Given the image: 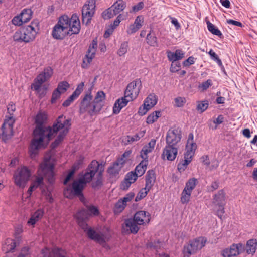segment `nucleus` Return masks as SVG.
I'll return each instance as SVG.
<instances>
[{
  "label": "nucleus",
  "mask_w": 257,
  "mask_h": 257,
  "mask_svg": "<svg viewBox=\"0 0 257 257\" xmlns=\"http://www.w3.org/2000/svg\"><path fill=\"white\" fill-rule=\"evenodd\" d=\"M95 11V1L88 0L82 9V22L88 25L90 23Z\"/></svg>",
  "instance_id": "4468645a"
},
{
  "label": "nucleus",
  "mask_w": 257,
  "mask_h": 257,
  "mask_svg": "<svg viewBox=\"0 0 257 257\" xmlns=\"http://www.w3.org/2000/svg\"><path fill=\"white\" fill-rule=\"evenodd\" d=\"M88 236V237L91 240H94L100 244H103L106 243V237L104 233H97L91 227L87 226L86 229H83Z\"/></svg>",
  "instance_id": "393cba45"
},
{
  "label": "nucleus",
  "mask_w": 257,
  "mask_h": 257,
  "mask_svg": "<svg viewBox=\"0 0 257 257\" xmlns=\"http://www.w3.org/2000/svg\"><path fill=\"white\" fill-rule=\"evenodd\" d=\"M196 59L194 57L190 56L183 62L182 64L184 67H189L190 65L195 63Z\"/></svg>",
  "instance_id": "680f3d73"
},
{
  "label": "nucleus",
  "mask_w": 257,
  "mask_h": 257,
  "mask_svg": "<svg viewBox=\"0 0 257 257\" xmlns=\"http://www.w3.org/2000/svg\"><path fill=\"white\" fill-rule=\"evenodd\" d=\"M180 68V63L177 61H174V62H172L170 70L171 72L175 73L178 72Z\"/></svg>",
  "instance_id": "bf43d9fd"
},
{
  "label": "nucleus",
  "mask_w": 257,
  "mask_h": 257,
  "mask_svg": "<svg viewBox=\"0 0 257 257\" xmlns=\"http://www.w3.org/2000/svg\"><path fill=\"white\" fill-rule=\"evenodd\" d=\"M19 175L21 179L27 181L30 176V173L26 167H23L20 170Z\"/></svg>",
  "instance_id": "c03bdc74"
},
{
  "label": "nucleus",
  "mask_w": 257,
  "mask_h": 257,
  "mask_svg": "<svg viewBox=\"0 0 257 257\" xmlns=\"http://www.w3.org/2000/svg\"><path fill=\"white\" fill-rule=\"evenodd\" d=\"M29 254V248L28 247H24L21 249V252L17 257H27L28 256Z\"/></svg>",
  "instance_id": "774afa93"
},
{
  "label": "nucleus",
  "mask_w": 257,
  "mask_h": 257,
  "mask_svg": "<svg viewBox=\"0 0 257 257\" xmlns=\"http://www.w3.org/2000/svg\"><path fill=\"white\" fill-rule=\"evenodd\" d=\"M86 209L89 213L90 217L92 216H98L99 214L98 208L93 205L87 206V209Z\"/></svg>",
  "instance_id": "603ef678"
},
{
  "label": "nucleus",
  "mask_w": 257,
  "mask_h": 257,
  "mask_svg": "<svg viewBox=\"0 0 257 257\" xmlns=\"http://www.w3.org/2000/svg\"><path fill=\"white\" fill-rule=\"evenodd\" d=\"M84 86V83L82 82L77 86L75 90L73 92L71 95H70L62 104L63 107H68L70 105L71 103L81 93L83 90Z\"/></svg>",
  "instance_id": "c756f323"
},
{
  "label": "nucleus",
  "mask_w": 257,
  "mask_h": 257,
  "mask_svg": "<svg viewBox=\"0 0 257 257\" xmlns=\"http://www.w3.org/2000/svg\"><path fill=\"white\" fill-rule=\"evenodd\" d=\"M196 148L197 145L194 142L193 134L190 133L189 134L187 144L185 149V152L184 154V159L190 160L191 162L192 158L195 155Z\"/></svg>",
  "instance_id": "412c9836"
},
{
  "label": "nucleus",
  "mask_w": 257,
  "mask_h": 257,
  "mask_svg": "<svg viewBox=\"0 0 257 257\" xmlns=\"http://www.w3.org/2000/svg\"><path fill=\"white\" fill-rule=\"evenodd\" d=\"M156 180V175L154 171L150 170L148 171L146 175L145 187L151 189L154 186Z\"/></svg>",
  "instance_id": "4c0bfd02"
},
{
  "label": "nucleus",
  "mask_w": 257,
  "mask_h": 257,
  "mask_svg": "<svg viewBox=\"0 0 257 257\" xmlns=\"http://www.w3.org/2000/svg\"><path fill=\"white\" fill-rule=\"evenodd\" d=\"M208 105V102L206 100L199 101L198 102L196 109L198 111L202 113L207 109Z\"/></svg>",
  "instance_id": "09e8293b"
},
{
  "label": "nucleus",
  "mask_w": 257,
  "mask_h": 257,
  "mask_svg": "<svg viewBox=\"0 0 257 257\" xmlns=\"http://www.w3.org/2000/svg\"><path fill=\"white\" fill-rule=\"evenodd\" d=\"M158 97L154 93L149 94L148 97L145 99V105L147 106L149 108H151L154 107L157 103Z\"/></svg>",
  "instance_id": "58836bf2"
},
{
  "label": "nucleus",
  "mask_w": 257,
  "mask_h": 257,
  "mask_svg": "<svg viewBox=\"0 0 257 257\" xmlns=\"http://www.w3.org/2000/svg\"><path fill=\"white\" fill-rule=\"evenodd\" d=\"M104 170V166L102 164H99L96 160H93L89 165L87 171L83 175V177L79 179L86 185V183L90 182L92 178L94 176L97 172H99V175H102Z\"/></svg>",
  "instance_id": "0eeeda50"
},
{
  "label": "nucleus",
  "mask_w": 257,
  "mask_h": 257,
  "mask_svg": "<svg viewBox=\"0 0 257 257\" xmlns=\"http://www.w3.org/2000/svg\"><path fill=\"white\" fill-rule=\"evenodd\" d=\"M126 7V3L122 0H118L110 8L104 11L102 16L104 19H108L119 14Z\"/></svg>",
  "instance_id": "a211bd4d"
},
{
  "label": "nucleus",
  "mask_w": 257,
  "mask_h": 257,
  "mask_svg": "<svg viewBox=\"0 0 257 257\" xmlns=\"http://www.w3.org/2000/svg\"><path fill=\"white\" fill-rule=\"evenodd\" d=\"M257 240L251 239L247 241L246 243V251L248 254H253L256 249Z\"/></svg>",
  "instance_id": "a19ab883"
},
{
  "label": "nucleus",
  "mask_w": 257,
  "mask_h": 257,
  "mask_svg": "<svg viewBox=\"0 0 257 257\" xmlns=\"http://www.w3.org/2000/svg\"><path fill=\"white\" fill-rule=\"evenodd\" d=\"M77 223L82 229H86L88 224L86 221L90 218V214L86 209H82L75 214Z\"/></svg>",
  "instance_id": "cd10ccee"
},
{
  "label": "nucleus",
  "mask_w": 257,
  "mask_h": 257,
  "mask_svg": "<svg viewBox=\"0 0 257 257\" xmlns=\"http://www.w3.org/2000/svg\"><path fill=\"white\" fill-rule=\"evenodd\" d=\"M139 176L135 172H130L125 176L124 181L122 183L121 188L123 190H127L131 184L134 183Z\"/></svg>",
  "instance_id": "72a5a7b5"
},
{
  "label": "nucleus",
  "mask_w": 257,
  "mask_h": 257,
  "mask_svg": "<svg viewBox=\"0 0 257 257\" xmlns=\"http://www.w3.org/2000/svg\"><path fill=\"white\" fill-rule=\"evenodd\" d=\"M151 216L149 213L145 211L137 212L133 219L125 220L122 226V231L126 234H136L139 230L138 225H144L149 223Z\"/></svg>",
  "instance_id": "20e7f679"
},
{
  "label": "nucleus",
  "mask_w": 257,
  "mask_h": 257,
  "mask_svg": "<svg viewBox=\"0 0 257 257\" xmlns=\"http://www.w3.org/2000/svg\"><path fill=\"white\" fill-rule=\"evenodd\" d=\"M150 190V189H148L146 187L141 189L135 198V201L138 202L145 198Z\"/></svg>",
  "instance_id": "de8ad7c7"
},
{
  "label": "nucleus",
  "mask_w": 257,
  "mask_h": 257,
  "mask_svg": "<svg viewBox=\"0 0 257 257\" xmlns=\"http://www.w3.org/2000/svg\"><path fill=\"white\" fill-rule=\"evenodd\" d=\"M102 185V174L99 175L98 173V178L96 181L93 182L92 186L94 189H99Z\"/></svg>",
  "instance_id": "13d9d810"
},
{
  "label": "nucleus",
  "mask_w": 257,
  "mask_h": 257,
  "mask_svg": "<svg viewBox=\"0 0 257 257\" xmlns=\"http://www.w3.org/2000/svg\"><path fill=\"white\" fill-rule=\"evenodd\" d=\"M156 142L155 139H151L147 144L143 146L140 151V157L143 161L148 162V154L152 152L154 150Z\"/></svg>",
  "instance_id": "7c9ffc66"
},
{
  "label": "nucleus",
  "mask_w": 257,
  "mask_h": 257,
  "mask_svg": "<svg viewBox=\"0 0 257 257\" xmlns=\"http://www.w3.org/2000/svg\"><path fill=\"white\" fill-rule=\"evenodd\" d=\"M122 16L121 14H119V15L117 17L116 19L114 21L113 23L111 24V27L112 30H114L120 24L121 21L122 20Z\"/></svg>",
  "instance_id": "69168bd1"
},
{
  "label": "nucleus",
  "mask_w": 257,
  "mask_h": 257,
  "mask_svg": "<svg viewBox=\"0 0 257 257\" xmlns=\"http://www.w3.org/2000/svg\"><path fill=\"white\" fill-rule=\"evenodd\" d=\"M206 24L208 31L212 34L218 37H221L222 35L221 31L210 21H208Z\"/></svg>",
  "instance_id": "37998d69"
},
{
  "label": "nucleus",
  "mask_w": 257,
  "mask_h": 257,
  "mask_svg": "<svg viewBox=\"0 0 257 257\" xmlns=\"http://www.w3.org/2000/svg\"><path fill=\"white\" fill-rule=\"evenodd\" d=\"M144 22V18L142 16H137L134 21L133 24L138 27L139 29L142 26L143 23Z\"/></svg>",
  "instance_id": "0e129e2a"
},
{
  "label": "nucleus",
  "mask_w": 257,
  "mask_h": 257,
  "mask_svg": "<svg viewBox=\"0 0 257 257\" xmlns=\"http://www.w3.org/2000/svg\"><path fill=\"white\" fill-rule=\"evenodd\" d=\"M44 214V210L42 208L37 209L33 214L31 215L30 218L28 221V224L33 226L41 219Z\"/></svg>",
  "instance_id": "f704fd0d"
},
{
  "label": "nucleus",
  "mask_w": 257,
  "mask_h": 257,
  "mask_svg": "<svg viewBox=\"0 0 257 257\" xmlns=\"http://www.w3.org/2000/svg\"><path fill=\"white\" fill-rule=\"evenodd\" d=\"M148 162L142 160L135 168V172L138 176H142L145 172L147 169V166Z\"/></svg>",
  "instance_id": "ea45409f"
},
{
  "label": "nucleus",
  "mask_w": 257,
  "mask_h": 257,
  "mask_svg": "<svg viewBox=\"0 0 257 257\" xmlns=\"http://www.w3.org/2000/svg\"><path fill=\"white\" fill-rule=\"evenodd\" d=\"M190 162V160H188L184 159L178 164L177 166L178 171L180 172H182L185 171Z\"/></svg>",
  "instance_id": "8fccbe9b"
},
{
  "label": "nucleus",
  "mask_w": 257,
  "mask_h": 257,
  "mask_svg": "<svg viewBox=\"0 0 257 257\" xmlns=\"http://www.w3.org/2000/svg\"><path fill=\"white\" fill-rule=\"evenodd\" d=\"M146 41L148 44H149L151 46L153 47H157L158 46V42L157 40V38L154 35H152L151 34V32L147 34L146 37Z\"/></svg>",
  "instance_id": "49530a36"
},
{
  "label": "nucleus",
  "mask_w": 257,
  "mask_h": 257,
  "mask_svg": "<svg viewBox=\"0 0 257 257\" xmlns=\"http://www.w3.org/2000/svg\"><path fill=\"white\" fill-rule=\"evenodd\" d=\"M48 119V115L46 112L44 111H39L38 112L35 118V122L36 123V127L34 131L35 134H38L42 133V132L46 133L48 134V130L50 126H44V124L46 123Z\"/></svg>",
  "instance_id": "6ab92c4d"
},
{
  "label": "nucleus",
  "mask_w": 257,
  "mask_h": 257,
  "mask_svg": "<svg viewBox=\"0 0 257 257\" xmlns=\"http://www.w3.org/2000/svg\"><path fill=\"white\" fill-rule=\"evenodd\" d=\"M102 108L101 104L97 103L93 100L91 90L89 89L82 99L79 105L80 114L87 113L90 117L98 114Z\"/></svg>",
  "instance_id": "39448f33"
},
{
  "label": "nucleus",
  "mask_w": 257,
  "mask_h": 257,
  "mask_svg": "<svg viewBox=\"0 0 257 257\" xmlns=\"http://www.w3.org/2000/svg\"><path fill=\"white\" fill-rule=\"evenodd\" d=\"M80 30V22L76 15H73L71 18L63 15L53 28L52 36L55 39L62 40L66 36L78 34Z\"/></svg>",
  "instance_id": "f257e3e1"
},
{
  "label": "nucleus",
  "mask_w": 257,
  "mask_h": 257,
  "mask_svg": "<svg viewBox=\"0 0 257 257\" xmlns=\"http://www.w3.org/2000/svg\"><path fill=\"white\" fill-rule=\"evenodd\" d=\"M244 250V245L241 243L233 244L229 247L223 249L221 252L223 257H234L240 254Z\"/></svg>",
  "instance_id": "5701e85b"
},
{
  "label": "nucleus",
  "mask_w": 257,
  "mask_h": 257,
  "mask_svg": "<svg viewBox=\"0 0 257 257\" xmlns=\"http://www.w3.org/2000/svg\"><path fill=\"white\" fill-rule=\"evenodd\" d=\"M182 137L181 130L179 127H172L167 132L166 144L177 146Z\"/></svg>",
  "instance_id": "aec40b11"
},
{
  "label": "nucleus",
  "mask_w": 257,
  "mask_h": 257,
  "mask_svg": "<svg viewBox=\"0 0 257 257\" xmlns=\"http://www.w3.org/2000/svg\"><path fill=\"white\" fill-rule=\"evenodd\" d=\"M139 29V28L135 26L133 24H131L127 28L126 32L128 34H132L133 33H136L138 30Z\"/></svg>",
  "instance_id": "338daca9"
},
{
  "label": "nucleus",
  "mask_w": 257,
  "mask_h": 257,
  "mask_svg": "<svg viewBox=\"0 0 257 257\" xmlns=\"http://www.w3.org/2000/svg\"><path fill=\"white\" fill-rule=\"evenodd\" d=\"M198 180L194 177L190 178L185 183L180 197V202L183 204H186L190 200L192 191L195 188Z\"/></svg>",
  "instance_id": "f8f14e48"
},
{
  "label": "nucleus",
  "mask_w": 257,
  "mask_h": 257,
  "mask_svg": "<svg viewBox=\"0 0 257 257\" xmlns=\"http://www.w3.org/2000/svg\"><path fill=\"white\" fill-rule=\"evenodd\" d=\"M42 257H66V252L64 249L58 247L50 248L47 247L41 250Z\"/></svg>",
  "instance_id": "b1692460"
},
{
  "label": "nucleus",
  "mask_w": 257,
  "mask_h": 257,
  "mask_svg": "<svg viewBox=\"0 0 257 257\" xmlns=\"http://www.w3.org/2000/svg\"><path fill=\"white\" fill-rule=\"evenodd\" d=\"M69 87V84L67 81H62L58 84L57 88L62 94L65 93Z\"/></svg>",
  "instance_id": "3c124183"
},
{
  "label": "nucleus",
  "mask_w": 257,
  "mask_h": 257,
  "mask_svg": "<svg viewBox=\"0 0 257 257\" xmlns=\"http://www.w3.org/2000/svg\"><path fill=\"white\" fill-rule=\"evenodd\" d=\"M212 85V82L210 79H208L205 82H203L198 85V88L201 91L206 90L209 87Z\"/></svg>",
  "instance_id": "6e6d98bb"
},
{
  "label": "nucleus",
  "mask_w": 257,
  "mask_h": 257,
  "mask_svg": "<svg viewBox=\"0 0 257 257\" xmlns=\"http://www.w3.org/2000/svg\"><path fill=\"white\" fill-rule=\"evenodd\" d=\"M161 115V111H155L149 115L146 119L148 124H152L155 122Z\"/></svg>",
  "instance_id": "79ce46f5"
},
{
  "label": "nucleus",
  "mask_w": 257,
  "mask_h": 257,
  "mask_svg": "<svg viewBox=\"0 0 257 257\" xmlns=\"http://www.w3.org/2000/svg\"><path fill=\"white\" fill-rule=\"evenodd\" d=\"M142 88V82L140 79H136L130 82L125 89L124 95L130 100H134L139 95Z\"/></svg>",
  "instance_id": "f3484780"
},
{
  "label": "nucleus",
  "mask_w": 257,
  "mask_h": 257,
  "mask_svg": "<svg viewBox=\"0 0 257 257\" xmlns=\"http://www.w3.org/2000/svg\"><path fill=\"white\" fill-rule=\"evenodd\" d=\"M226 202V193L223 189L219 190L213 195V203L219 207V209L216 211V214L220 219L222 218L225 212L224 206Z\"/></svg>",
  "instance_id": "2eb2a0df"
},
{
  "label": "nucleus",
  "mask_w": 257,
  "mask_h": 257,
  "mask_svg": "<svg viewBox=\"0 0 257 257\" xmlns=\"http://www.w3.org/2000/svg\"><path fill=\"white\" fill-rule=\"evenodd\" d=\"M61 93L59 90L56 88L52 93L51 102L52 103L56 102L57 100L61 96Z\"/></svg>",
  "instance_id": "052dcab7"
},
{
  "label": "nucleus",
  "mask_w": 257,
  "mask_h": 257,
  "mask_svg": "<svg viewBox=\"0 0 257 257\" xmlns=\"http://www.w3.org/2000/svg\"><path fill=\"white\" fill-rule=\"evenodd\" d=\"M15 122V119L13 116H6V119L1 128L2 142L7 143L14 136L13 126Z\"/></svg>",
  "instance_id": "9b49d317"
},
{
  "label": "nucleus",
  "mask_w": 257,
  "mask_h": 257,
  "mask_svg": "<svg viewBox=\"0 0 257 257\" xmlns=\"http://www.w3.org/2000/svg\"><path fill=\"white\" fill-rule=\"evenodd\" d=\"M140 138L141 137L138 134H135L134 136L128 135L123 139L122 142L125 145H127L139 141Z\"/></svg>",
  "instance_id": "a18cd8bd"
},
{
  "label": "nucleus",
  "mask_w": 257,
  "mask_h": 257,
  "mask_svg": "<svg viewBox=\"0 0 257 257\" xmlns=\"http://www.w3.org/2000/svg\"><path fill=\"white\" fill-rule=\"evenodd\" d=\"M71 125V119L62 114L58 117L52 126H50L47 134V141H50L58 133L57 138L52 143L53 147L57 146L68 133Z\"/></svg>",
  "instance_id": "f03ea898"
},
{
  "label": "nucleus",
  "mask_w": 257,
  "mask_h": 257,
  "mask_svg": "<svg viewBox=\"0 0 257 257\" xmlns=\"http://www.w3.org/2000/svg\"><path fill=\"white\" fill-rule=\"evenodd\" d=\"M39 22L34 20L30 25L22 26L17 32V42L29 43L33 41L39 29Z\"/></svg>",
  "instance_id": "423d86ee"
},
{
  "label": "nucleus",
  "mask_w": 257,
  "mask_h": 257,
  "mask_svg": "<svg viewBox=\"0 0 257 257\" xmlns=\"http://www.w3.org/2000/svg\"><path fill=\"white\" fill-rule=\"evenodd\" d=\"M105 99V94L102 91H98L93 100L97 103L101 104Z\"/></svg>",
  "instance_id": "864d4df0"
},
{
  "label": "nucleus",
  "mask_w": 257,
  "mask_h": 257,
  "mask_svg": "<svg viewBox=\"0 0 257 257\" xmlns=\"http://www.w3.org/2000/svg\"><path fill=\"white\" fill-rule=\"evenodd\" d=\"M85 185L80 180H75L73 182L72 186H68L64 190V195L68 198H72L74 196L82 195V192Z\"/></svg>",
  "instance_id": "dca6fc26"
},
{
  "label": "nucleus",
  "mask_w": 257,
  "mask_h": 257,
  "mask_svg": "<svg viewBox=\"0 0 257 257\" xmlns=\"http://www.w3.org/2000/svg\"><path fill=\"white\" fill-rule=\"evenodd\" d=\"M125 163V160L123 158H118L107 169V172L110 177H115L118 175L123 165Z\"/></svg>",
  "instance_id": "c85d7f7f"
},
{
  "label": "nucleus",
  "mask_w": 257,
  "mask_h": 257,
  "mask_svg": "<svg viewBox=\"0 0 257 257\" xmlns=\"http://www.w3.org/2000/svg\"><path fill=\"white\" fill-rule=\"evenodd\" d=\"M53 73V71L51 67L45 68L34 79V82L31 85V88L38 92L43 83L51 77Z\"/></svg>",
  "instance_id": "ddd939ff"
},
{
  "label": "nucleus",
  "mask_w": 257,
  "mask_h": 257,
  "mask_svg": "<svg viewBox=\"0 0 257 257\" xmlns=\"http://www.w3.org/2000/svg\"><path fill=\"white\" fill-rule=\"evenodd\" d=\"M127 48H128L127 43L126 42L122 43L121 44L120 47L117 51L118 55L119 56H122L124 55L127 52Z\"/></svg>",
  "instance_id": "4d7b16f0"
},
{
  "label": "nucleus",
  "mask_w": 257,
  "mask_h": 257,
  "mask_svg": "<svg viewBox=\"0 0 257 257\" xmlns=\"http://www.w3.org/2000/svg\"><path fill=\"white\" fill-rule=\"evenodd\" d=\"M207 239L204 237H199L189 241L187 245L184 246L183 253L185 257H189L198 250L203 247Z\"/></svg>",
  "instance_id": "1a4fd4ad"
},
{
  "label": "nucleus",
  "mask_w": 257,
  "mask_h": 257,
  "mask_svg": "<svg viewBox=\"0 0 257 257\" xmlns=\"http://www.w3.org/2000/svg\"><path fill=\"white\" fill-rule=\"evenodd\" d=\"M97 48V42L96 40H93L90 44L86 54L83 60L82 67L83 68H87L89 65L92 62L95 57L96 50Z\"/></svg>",
  "instance_id": "4be33fe9"
},
{
  "label": "nucleus",
  "mask_w": 257,
  "mask_h": 257,
  "mask_svg": "<svg viewBox=\"0 0 257 257\" xmlns=\"http://www.w3.org/2000/svg\"><path fill=\"white\" fill-rule=\"evenodd\" d=\"M177 154V146L167 144L163 150L162 157L163 159L172 161L175 159Z\"/></svg>",
  "instance_id": "bb28decb"
},
{
  "label": "nucleus",
  "mask_w": 257,
  "mask_h": 257,
  "mask_svg": "<svg viewBox=\"0 0 257 257\" xmlns=\"http://www.w3.org/2000/svg\"><path fill=\"white\" fill-rule=\"evenodd\" d=\"M127 98H128L127 97H125V95H124V97L116 100L113 107V113L114 114H118L121 110L125 107L128 103L131 101L130 100V99H127Z\"/></svg>",
  "instance_id": "473e14b6"
},
{
  "label": "nucleus",
  "mask_w": 257,
  "mask_h": 257,
  "mask_svg": "<svg viewBox=\"0 0 257 257\" xmlns=\"http://www.w3.org/2000/svg\"><path fill=\"white\" fill-rule=\"evenodd\" d=\"M207 239L204 237H199L189 241L187 245L184 246L183 253L185 257H189L198 250L203 247Z\"/></svg>",
  "instance_id": "9d476101"
},
{
  "label": "nucleus",
  "mask_w": 257,
  "mask_h": 257,
  "mask_svg": "<svg viewBox=\"0 0 257 257\" xmlns=\"http://www.w3.org/2000/svg\"><path fill=\"white\" fill-rule=\"evenodd\" d=\"M33 12L30 9H24L21 13L17 15V26H21L23 23L30 21L32 16Z\"/></svg>",
  "instance_id": "2f4dec72"
},
{
  "label": "nucleus",
  "mask_w": 257,
  "mask_h": 257,
  "mask_svg": "<svg viewBox=\"0 0 257 257\" xmlns=\"http://www.w3.org/2000/svg\"><path fill=\"white\" fill-rule=\"evenodd\" d=\"M83 160L84 158L83 157H80L79 159L73 164L72 169L75 171L79 169L83 164Z\"/></svg>",
  "instance_id": "e2e57ef3"
},
{
  "label": "nucleus",
  "mask_w": 257,
  "mask_h": 257,
  "mask_svg": "<svg viewBox=\"0 0 257 257\" xmlns=\"http://www.w3.org/2000/svg\"><path fill=\"white\" fill-rule=\"evenodd\" d=\"M54 163L50 156H45L43 162L39 165L37 171V176L33 182L28 190V194L31 196L33 191L43 184L44 177L47 174L53 176Z\"/></svg>",
  "instance_id": "7ed1b4c3"
},
{
  "label": "nucleus",
  "mask_w": 257,
  "mask_h": 257,
  "mask_svg": "<svg viewBox=\"0 0 257 257\" xmlns=\"http://www.w3.org/2000/svg\"><path fill=\"white\" fill-rule=\"evenodd\" d=\"M167 54L168 60L174 62L182 59L184 57L185 53L181 49H177L174 52L168 51Z\"/></svg>",
  "instance_id": "c9c22d12"
},
{
  "label": "nucleus",
  "mask_w": 257,
  "mask_h": 257,
  "mask_svg": "<svg viewBox=\"0 0 257 257\" xmlns=\"http://www.w3.org/2000/svg\"><path fill=\"white\" fill-rule=\"evenodd\" d=\"M135 193L134 192H130L127 193L123 198L118 200L115 203L114 211L115 213L122 212L126 207L127 203L130 202L134 197Z\"/></svg>",
  "instance_id": "a878e982"
},
{
  "label": "nucleus",
  "mask_w": 257,
  "mask_h": 257,
  "mask_svg": "<svg viewBox=\"0 0 257 257\" xmlns=\"http://www.w3.org/2000/svg\"><path fill=\"white\" fill-rule=\"evenodd\" d=\"M37 134H35V131H33L34 138L32 139L29 147V154L32 159H34L36 157L39 149L43 147L45 139H47L46 133L42 132V133Z\"/></svg>",
  "instance_id": "6e6552de"
},
{
  "label": "nucleus",
  "mask_w": 257,
  "mask_h": 257,
  "mask_svg": "<svg viewBox=\"0 0 257 257\" xmlns=\"http://www.w3.org/2000/svg\"><path fill=\"white\" fill-rule=\"evenodd\" d=\"M16 247V242L15 239L7 238L5 244L2 246V250L6 253L13 252Z\"/></svg>",
  "instance_id": "e433bc0d"
},
{
  "label": "nucleus",
  "mask_w": 257,
  "mask_h": 257,
  "mask_svg": "<svg viewBox=\"0 0 257 257\" xmlns=\"http://www.w3.org/2000/svg\"><path fill=\"white\" fill-rule=\"evenodd\" d=\"M175 105L177 107H182L186 102V99L184 97L178 96L174 99Z\"/></svg>",
  "instance_id": "5fc2aeb1"
}]
</instances>
